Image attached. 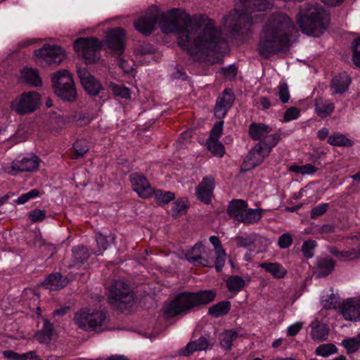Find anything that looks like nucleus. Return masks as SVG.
<instances>
[{
	"mask_svg": "<svg viewBox=\"0 0 360 360\" xmlns=\"http://www.w3.org/2000/svg\"><path fill=\"white\" fill-rule=\"evenodd\" d=\"M300 116V111L296 107H290L288 108L283 115V122H289L292 120H297Z\"/></svg>",
	"mask_w": 360,
	"mask_h": 360,
	"instance_id": "obj_55",
	"label": "nucleus"
},
{
	"mask_svg": "<svg viewBox=\"0 0 360 360\" xmlns=\"http://www.w3.org/2000/svg\"><path fill=\"white\" fill-rule=\"evenodd\" d=\"M247 207L248 203L245 201L243 200H233L229 204L227 212L231 218L239 222Z\"/></svg>",
	"mask_w": 360,
	"mask_h": 360,
	"instance_id": "obj_27",
	"label": "nucleus"
},
{
	"mask_svg": "<svg viewBox=\"0 0 360 360\" xmlns=\"http://www.w3.org/2000/svg\"><path fill=\"white\" fill-rule=\"evenodd\" d=\"M316 112L317 115L321 118H326L330 116L334 111L335 105L334 103H322L316 105Z\"/></svg>",
	"mask_w": 360,
	"mask_h": 360,
	"instance_id": "obj_43",
	"label": "nucleus"
},
{
	"mask_svg": "<svg viewBox=\"0 0 360 360\" xmlns=\"http://www.w3.org/2000/svg\"><path fill=\"white\" fill-rule=\"evenodd\" d=\"M224 122L222 120L217 121L212 127L208 139H217L221 137L223 133Z\"/></svg>",
	"mask_w": 360,
	"mask_h": 360,
	"instance_id": "obj_51",
	"label": "nucleus"
},
{
	"mask_svg": "<svg viewBox=\"0 0 360 360\" xmlns=\"http://www.w3.org/2000/svg\"><path fill=\"white\" fill-rule=\"evenodd\" d=\"M281 139V134L280 130L271 134L265 136L261 141H259L255 146V149L257 154L261 155L262 158L268 156L272 150Z\"/></svg>",
	"mask_w": 360,
	"mask_h": 360,
	"instance_id": "obj_20",
	"label": "nucleus"
},
{
	"mask_svg": "<svg viewBox=\"0 0 360 360\" xmlns=\"http://www.w3.org/2000/svg\"><path fill=\"white\" fill-rule=\"evenodd\" d=\"M74 320L79 328L86 331L99 333L107 328V316L103 311L91 312L82 309L75 314Z\"/></svg>",
	"mask_w": 360,
	"mask_h": 360,
	"instance_id": "obj_7",
	"label": "nucleus"
},
{
	"mask_svg": "<svg viewBox=\"0 0 360 360\" xmlns=\"http://www.w3.org/2000/svg\"><path fill=\"white\" fill-rule=\"evenodd\" d=\"M205 253V249L201 243H195L185 253L187 261L193 265H200L206 267L214 266V260L212 258L205 257L202 255Z\"/></svg>",
	"mask_w": 360,
	"mask_h": 360,
	"instance_id": "obj_16",
	"label": "nucleus"
},
{
	"mask_svg": "<svg viewBox=\"0 0 360 360\" xmlns=\"http://www.w3.org/2000/svg\"><path fill=\"white\" fill-rule=\"evenodd\" d=\"M56 95L63 101L72 102L76 99L77 90L72 75L66 70L56 72L51 77Z\"/></svg>",
	"mask_w": 360,
	"mask_h": 360,
	"instance_id": "obj_6",
	"label": "nucleus"
},
{
	"mask_svg": "<svg viewBox=\"0 0 360 360\" xmlns=\"http://www.w3.org/2000/svg\"><path fill=\"white\" fill-rule=\"evenodd\" d=\"M221 72L225 77L229 78L230 81H233L237 76L238 68L236 65L231 64L226 67L221 68Z\"/></svg>",
	"mask_w": 360,
	"mask_h": 360,
	"instance_id": "obj_53",
	"label": "nucleus"
},
{
	"mask_svg": "<svg viewBox=\"0 0 360 360\" xmlns=\"http://www.w3.org/2000/svg\"><path fill=\"white\" fill-rule=\"evenodd\" d=\"M235 100L236 96L233 90L226 88L217 98L214 108V117L219 120L224 118L232 108Z\"/></svg>",
	"mask_w": 360,
	"mask_h": 360,
	"instance_id": "obj_12",
	"label": "nucleus"
},
{
	"mask_svg": "<svg viewBox=\"0 0 360 360\" xmlns=\"http://www.w3.org/2000/svg\"><path fill=\"white\" fill-rule=\"evenodd\" d=\"M245 285L244 279L239 276H231L226 280V286L229 292H239Z\"/></svg>",
	"mask_w": 360,
	"mask_h": 360,
	"instance_id": "obj_40",
	"label": "nucleus"
},
{
	"mask_svg": "<svg viewBox=\"0 0 360 360\" xmlns=\"http://www.w3.org/2000/svg\"><path fill=\"white\" fill-rule=\"evenodd\" d=\"M272 131V127L268 124L253 122L249 126L248 134L252 140L259 142Z\"/></svg>",
	"mask_w": 360,
	"mask_h": 360,
	"instance_id": "obj_24",
	"label": "nucleus"
},
{
	"mask_svg": "<svg viewBox=\"0 0 360 360\" xmlns=\"http://www.w3.org/2000/svg\"><path fill=\"white\" fill-rule=\"evenodd\" d=\"M231 309L229 301H221L209 308L208 314L214 318L226 315Z\"/></svg>",
	"mask_w": 360,
	"mask_h": 360,
	"instance_id": "obj_39",
	"label": "nucleus"
},
{
	"mask_svg": "<svg viewBox=\"0 0 360 360\" xmlns=\"http://www.w3.org/2000/svg\"><path fill=\"white\" fill-rule=\"evenodd\" d=\"M335 268V261L329 257L316 259V275L318 277H325L329 275Z\"/></svg>",
	"mask_w": 360,
	"mask_h": 360,
	"instance_id": "obj_30",
	"label": "nucleus"
},
{
	"mask_svg": "<svg viewBox=\"0 0 360 360\" xmlns=\"http://www.w3.org/2000/svg\"><path fill=\"white\" fill-rule=\"evenodd\" d=\"M72 149L76 155L75 158H82L89 150L90 146L86 139H77L72 144Z\"/></svg>",
	"mask_w": 360,
	"mask_h": 360,
	"instance_id": "obj_42",
	"label": "nucleus"
},
{
	"mask_svg": "<svg viewBox=\"0 0 360 360\" xmlns=\"http://www.w3.org/2000/svg\"><path fill=\"white\" fill-rule=\"evenodd\" d=\"M37 61L41 65H59L64 58L62 48L58 46L44 44L41 48L34 51Z\"/></svg>",
	"mask_w": 360,
	"mask_h": 360,
	"instance_id": "obj_11",
	"label": "nucleus"
},
{
	"mask_svg": "<svg viewBox=\"0 0 360 360\" xmlns=\"http://www.w3.org/2000/svg\"><path fill=\"white\" fill-rule=\"evenodd\" d=\"M342 345L349 354H352L359 349L360 342L356 339H347L342 341Z\"/></svg>",
	"mask_w": 360,
	"mask_h": 360,
	"instance_id": "obj_57",
	"label": "nucleus"
},
{
	"mask_svg": "<svg viewBox=\"0 0 360 360\" xmlns=\"http://www.w3.org/2000/svg\"><path fill=\"white\" fill-rule=\"evenodd\" d=\"M125 30L122 27H115L106 33L105 42L110 49L120 56L125 49Z\"/></svg>",
	"mask_w": 360,
	"mask_h": 360,
	"instance_id": "obj_13",
	"label": "nucleus"
},
{
	"mask_svg": "<svg viewBox=\"0 0 360 360\" xmlns=\"http://www.w3.org/2000/svg\"><path fill=\"white\" fill-rule=\"evenodd\" d=\"M278 96L283 103H286L290 99L288 86L285 82H280L278 86Z\"/></svg>",
	"mask_w": 360,
	"mask_h": 360,
	"instance_id": "obj_54",
	"label": "nucleus"
},
{
	"mask_svg": "<svg viewBox=\"0 0 360 360\" xmlns=\"http://www.w3.org/2000/svg\"><path fill=\"white\" fill-rule=\"evenodd\" d=\"M177 12V8H172L167 14L162 13L158 16V24L162 32L165 34L177 33L179 46L190 55L218 54L220 58L217 56V61H223V57L229 51V46L215 21L207 18L203 25L196 22L193 25L191 18L187 15L180 22Z\"/></svg>",
	"mask_w": 360,
	"mask_h": 360,
	"instance_id": "obj_1",
	"label": "nucleus"
},
{
	"mask_svg": "<svg viewBox=\"0 0 360 360\" xmlns=\"http://www.w3.org/2000/svg\"><path fill=\"white\" fill-rule=\"evenodd\" d=\"M317 246V243L315 240H308L303 243L301 250L303 255L307 258L310 259L314 256V250Z\"/></svg>",
	"mask_w": 360,
	"mask_h": 360,
	"instance_id": "obj_49",
	"label": "nucleus"
},
{
	"mask_svg": "<svg viewBox=\"0 0 360 360\" xmlns=\"http://www.w3.org/2000/svg\"><path fill=\"white\" fill-rule=\"evenodd\" d=\"M113 93L116 96H120L125 99L130 98L131 95L129 88L120 85H115L113 87Z\"/></svg>",
	"mask_w": 360,
	"mask_h": 360,
	"instance_id": "obj_60",
	"label": "nucleus"
},
{
	"mask_svg": "<svg viewBox=\"0 0 360 360\" xmlns=\"http://www.w3.org/2000/svg\"><path fill=\"white\" fill-rule=\"evenodd\" d=\"M24 77L26 82L34 86H39L42 81L38 72L32 69H29L25 72Z\"/></svg>",
	"mask_w": 360,
	"mask_h": 360,
	"instance_id": "obj_46",
	"label": "nucleus"
},
{
	"mask_svg": "<svg viewBox=\"0 0 360 360\" xmlns=\"http://www.w3.org/2000/svg\"><path fill=\"white\" fill-rule=\"evenodd\" d=\"M295 28L293 21L286 14L271 15L259 33L257 45L258 54L268 59L278 53H285L292 45Z\"/></svg>",
	"mask_w": 360,
	"mask_h": 360,
	"instance_id": "obj_2",
	"label": "nucleus"
},
{
	"mask_svg": "<svg viewBox=\"0 0 360 360\" xmlns=\"http://www.w3.org/2000/svg\"><path fill=\"white\" fill-rule=\"evenodd\" d=\"M134 299L133 291L123 281H115L109 287V302L116 308H124L125 304L130 303Z\"/></svg>",
	"mask_w": 360,
	"mask_h": 360,
	"instance_id": "obj_9",
	"label": "nucleus"
},
{
	"mask_svg": "<svg viewBox=\"0 0 360 360\" xmlns=\"http://www.w3.org/2000/svg\"><path fill=\"white\" fill-rule=\"evenodd\" d=\"M101 44L96 37L79 38L74 42V49L86 64H94L99 59Z\"/></svg>",
	"mask_w": 360,
	"mask_h": 360,
	"instance_id": "obj_8",
	"label": "nucleus"
},
{
	"mask_svg": "<svg viewBox=\"0 0 360 360\" xmlns=\"http://www.w3.org/2000/svg\"><path fill=\"white\" fill-rule=\"evenodd\" d=\"M353 63L360 68V37L355 38L351 45Z\"/></svg>",
	"mask_w": 360,
	"mask_h": 360,
	"instance_id": "obj_47",
	"label": "nucleus"
},
{
	"mask_svg": "<svg viewBox=\"0 0 360 360\" xmlns=\"http://www.w3.org/2000/svg\"><path fill=\"white\" fill-rule=\"evenodd\" d=\"M72 262L70 268L75 267L79 269L90 257L89 250L84 245H77L72 248Z\"/></svg>",
	"mask_w": 360,
	"mask_h": 360,
	"instance_id": "obj_23",
	"label": "nucleus"
},
{
	"mask_svg": "<svg viewBox=\"0 0 360 360\" xmlns=\"http://www.w3.org/2000/svg\"><path fill=\"white\" fill-rule=\"evenodd\" d=\"M289 170L296 174L306 175L314 174L316 172L317 168L311 164H306L303 165H292L290 166Z\"/></svg>",
	"mask_w": 360,
	"mask_h": 360,
	"instance_id": "obj_44",
	"label": "nucleus"
},
{
	"mask_svg": "<svg viewBox=\"0 0 360 360\" xmlns=\"http://www.w3.org/2000/svg\"><path fill=\"white\" fill-rule=\"evenodd\" d=\"M212 348L208 340L205 337H200L195 341L189 342L185 349L182 350L181 354L184 356H189L194 352L206 350Z\"/></svg>",
	"mask_w": 360,
	"mask_h": 360,
	"instance_id": "obj_28",
	"label": "nucleus"
},
{
	"mask_svg": "<svg viewBox=\"0 0 360 360\" xmlns=\"http://www.w3.org/2000/svg\"><path fill=\"white\" fill-rule=\"evenodd\" d=\"M77 73L84 89L88 94L97 96L103 89L100 81L91 75L86 68L78 67Z\"/></svg>",
	"mask_w": 360,
	"mask_h": 360,
	"instance_id": "obj_14",
	"label": "nucleus"
},
{
	"mask_svg": "<svg viewBox=\"0 0 360 360\" xmlns=\"http://www.w3.org/2000/svg\"><path fill=\"white\" fill-rule=\"evenodd\" d=\"M216 297L212 290H199L196 292H182L177 295L165 307V312L169 317L186 314L193 307L212 302Z\"/></svg>",
	"mask_w": 360,
	"mask_h": 360,
	"instance_id": "obj_3",
	"label": "nucleus"
},
{
	"mask_svg": "<svg viewBox=\"0 0 360 360\" xmlns=\"http://www.w3.org/2000/svg\"><path fill=\"white\" fill-rule=\"evenodd\" d=\"M210 242L214 248V252L216 257L215 260L214 261V268L217 272H220L222 270L226 262L225 250L223 248L221 243L218 236H210Z\"/></svg>",
	"mask_w": 360,
	"mask_h": 360,
	"instance_id": "obj_22",
	"label": "nucleus"
},
{
	"mask_svg": "<svg viewBox=\"0 0 360 360\" xmlns=\"http://www.w3.org/2000/svg\"><path fill=\"white\" fill-rule=\"evenodd\" d=\"M328 143L331 146L342 147H351L354 144L352 139L339 132L330 135L328 138Z\"/></svg>",
	"mask_w": 360,
	"mask_h": 360,
	"instance_id": "obj_38",
	"label": "nucleus"
},
{
	"mask_svg": "<svg viewBox=\"0 0 360 360\" xmlns=\"http://www.w3.org/2000/svg\"><path fill=\"white\" fill-rule=\"evenodd\" d=\"M259 236L255 233H252L248 236L244 237L238 236L236 237L235 240L238 247L249 248L257 240Z\"/></svg>",
	"mask_w": 360,
	"mask_h": 360,
	"instance_id": "obj_45",
	"label": "nucleus"
},
{
	"mask_svg": "<svg viewBox=\"0 0 360 360\" xmlns=\"http://www.w3.org/2000/svg\"><path fill=\"white\" fill-rule=\"evenodd\" d=\"M133 190L142 198H148L152 196L153 188L142 174L134 172L129 176Z\"/></svg>",
	"mask_w": 360,
	"mask_h": 360,
	"instance_id": "obj_17",
	"label": "nucleus"
},
{
	"mask_svg": "<svg viewBox=\"0 0 360 360\" xmlns=\"http://www.w3.org/2000/svg\"><path fill=\"white\" fill-rule=\"evenodd\" d=\"M351 82V77L345 72H343L333 77L331 81V87L334 89L335 93L342 94L349 89Z\"/></svg>",
	"mask_w": 360,
	"mask_h": 360,
	"instance_id": "obj_26",
	"label": "nucleus"
},
{
	"mask_svg": "<svg viewBox=\"0 0 360 360\" xmlns=\"http://www.w3.org/2000/svg\"><path fill=\"white\" fill-rule=\"evenodd\" d=\"M264 212V210L261 208L248 209L247 207L243 214L242 215L239 222H242L246 224L257 223L261 219Z\"/></svg>",
	"mask_w": 360,
	"mask_h": 360,
	"instance_id": "obj_35",
	"label": "nucleus"
},
{
	"mask_svg": "<svg viewBox=\"0 0 360 360\" xmlns=\"http://www.w3.org/2000/svg\"><path fill=\"white\" fill-rule=\"evenodd\" d=\"M188 208V200L186 198H179L175 200L168 212L174 218L186 214Z\"/></svg>",
	"mask_w": 360,
	"mask_h": 360,
	"instance_id": "obj_37",
	"label": "nucleus"
},
{
	"mask_svg": "<svg viewBox=\"0 0 360 360\" xmlns=\"http://www.w3.org/2000/svg\"><path fill=\"white\" fill-rule=\"evenodd\" d=\"M96 241L98 248V255L103 254V251L105 250L108 247V241L107 237L103 234H98L96 237Z\"/></svg>",
	"mask_w": 360,
	"mask_h": 360,
	"instance_id": "obj_59",
	"label": "nucleus"
},
{
	"mask_svg": "<svg viewBox=\"0 0 360 360\" xmlns=\"http://www.w3.org/2000/svg\"><path fill=\"white\" fill-rule=\"evenodd\" d=\"M263 159H244L240 166V172L244 173L259 166L262 164Z\"/></svg>",
	"mask_w": 360,
	"mask_h": 360,
	"instance_id": "obj_52",
	"label": "nucleus"
},
{
	"mask_svg": "<svg viewBox=\"0 0 360 360\" xmlns=\"http://www.w3.org/2000/svg\"><path fill=\"white\" fill-rule=\"evenodd\" d=\"M215 188L214 176L210 175L205 176L195 188L197 198L201 202L208 205L213 197V191Z\"/></svg>",
	"mask_w": 360,
	"mask_h": 360,
	"instance_id": "obj_18",
	"label": "nucleus"
},
{
	"mask_svg": "<svg viewBox=\"0 0 360 360\" xmlns=\"http://www.w3.org/2000/svg\"><path fill=\"white\" fill-rule=\"evenodd\" d=\"M39 159H15L9 166H3L1 170L11 175L18 172H33L39 168Z\"/></svg>",
	"mask_w": 360,
	"mask_h": 360,
	"instance_id": "obj_15",
	"label": "nucleus"
},
{
	"mask_svg": "<svg viewBox=\"0 0 360 360\" xmlns=\"http://www.w3.org/2000/svg\"><path fill=\"white\" fill-rule=\"evenodd\" d=\"M241 335L234 330H226L219 335V344L222 349L230 351L232 348L233 341Z\"/></svg>",
	"mask_w": 360,
	"mask_h": 360,
	"instance_id": "obj_34",
	"label": "nucleus"
},
{
	"mask_svg": "<svg viewBox=\"0 0 360 360\" xmlns=\"http://www.w3.org/2000/svg\"><path fill=\"white\" fill-rule=\"evenodd\" d=\"M158 20V15L147 13L134 20V26L136 30L143 35L149 36L154 32Z\"/></svg>",
	"mask_w": 360,
	"mask_h": 360,
	"instance_id": "obj_19",
	"label": "nucleus"
},
{
	"mask_svg": "<svg viewBox=\"0 0 360 360\" xmlns=\"http://www.w3.org/2000/svg\"><path fill=\"white\" fill-rule=\"evenodd\" d=\"M341 311L345 320L350 321H359L360 302L353 299H348L342 304Z\"/></svg>",
	"mask_w": 360,
	"mask_h": 360,
	"instance_id": "obj_21",
	"label": "nucleus"
},
{
	"mask_svg": "<svg viewBox=\"0 0 360 360\" xmlns=\"http://www.w3.org/2000/svg\"><path fill=\"white\" fill-rule=\"evenodd\" d=\"M54 329L53 324L48 320H44L42 328L34 335V338L40 342L49 344L53 335Z\"/></svg>",
	"mask_w": 360,
	"mask_h": 360,
	"instance_id": "obj_32",
	"label": "nucleus"
},
{
	"mask_svg": "<svg viewBox=\"0 0 360 360\" xmlns=\"http://www.w3.org/2000/svg\"><path fill=\"white\" fill-rule=\"evenodd\" d=\"M242 9H234L237 19L230 24L231 31L238 34L246 26L253 24L252 13L255 11H264L266 9V0H240Z\"/></svg>",
	"mask_w": 360,
	"mask_h": 360,
	"instance_id": "obj_5",
	"label": "nucleus"
},
{
	"mask_svg": "<svg viewBox=\"0 0 360 360\" xmlns=\"http://www.w3.org/2000/svg\"><path fill=\"white\" fill-rule=\"evenodd\" d=\"M206 146L213 155L218 156L219 158H222L225 153L224 147L219 140L207 139Z\"/></svg>",
	"mask_w": 360,
	"mask_h": 360,
	"instance_id": "obj_41",
	"label": "nucleus"
},
{
	"mask_svg": "<svg viewBox=\"0 0 360 360\" xmlns=\"http://www.w3.org/2000/svg\"><path fill=\"white\" fill-rule=\"evenodd\" d=\"M354 247L342 250V261H351L360 258V234L350 237Z\"/></svg>",
	"mask_w": 360,
	"mask_h": 360,
	"instance_id": "obj_31",
	"label": "nucleus"
},
{
	"mask_svg": "<svg viewBox=\"0 0 360 360\" xmlns=\"http://www.w3.org/2000/svg\"><path fill=\"white\" fill-rule=\"evenodd\" d=\"M46 211L39 209H34L28 214L30 220L33 223L41 221L46 218Z\"/></svg>",
	"mask_w": 360,
	"mask_h": 360,
	"instance_id": "obj_56",
	"label": "nucleus"
},
{
	"mask_svg": "<svg viewBox=\"0 0 360 360\" xmlns=\"http://www.w3.org/2000/svg\"><path fill=\"white\" fill-rule=\"evenodd\" d=\"M154 49L150 44H141L136 48V53L139 55H146L153 53Z\"/></svg>",
	"mask_w": 360,
	"mask_h": 360,
	"instance_id": "obj_62",
	"label": "nucleus"
},
{
	"mask_svg": "<svg viewBox=\"0 0 360 360\" xmlns=\"http://www.w3.org/2000/svg\"><path fill=\"white\" fill-rule=\"evenodd\" d=\"M41 96L36 91L22 93L14 101L12 102V108L18 115H25L33 112L40 104Z\"/></svg>",
	"mask_w": 360,
	"mask_h": 360,
	"instance_id": "obj_10",
	"label": "nucleus"
},
{
	"mask_svg": "<svg viewBox=\"0 0 360 360\" xmlns=\"http://www.w3.org/2000/svg\"><path fill=\"white\" fill-rule=\"evenodd\" d=\"M68 283L66 276H62L60 273H53L48 276L42 285L50 290H58L64 288Z\"/></svg>",
	"mask_w": 360,
	"mask_h": 360,
	"instance_id": "obj_25",
	"label": "nucleus"
},
{
	"mask_svg": "<svg viewBox=\"0 0 360 360\" xmlns=\"http://www.w3.org/2000/svg\"><path fill=\"white\" fill-rule=\"evenodd\" d=\"M302 328V323H295L288 328L287 333L288 336L293 337L296 335Z\"/></svg>",
	"mask_w": 360,
	"mask_h": 360,
	"instance_id": "obj_63",
	"label": "nucleus"
},
{
	"mask_svg": "<svg viewBox=\"0 0 360 360\" xmlns=\"http://www.w3.org/2000/svg\"><path fill=\"white\" fill-rule=\"evenodd\" d=\"M338 352L337 347L333 344H323L319 346L315 353L321 356L327 357Z\"/></svg>",
	"mask_w": 360,
	"mask_h": 360,
	"instance_id": "obj_48",
	"label": "nucleus"
},
{
	"mask_svg": "<svg viewBox=\"0 0 360 360\" xmlns=\"http://www.w3.org/2000/svg\"><path fill=\"white\" fill-rule=\"evenodd\" d=\"M311 336L314 341L323 342L327 340L328 328L326 324L315 320L311 323Z\"/></svg>",
	"mask_w": 360,
	"mask_h": 360,
	"instance_id": "obj_29",
	"label": "nucleus"
},
{
	"mask_svg": "<svg viewBox=\"0 0 360 360\" xmlns=\"http://www.w3.org/2000/svg\"><path fill=\"white\" fill-rule=\"evenodd\" d=\"M259 266L275 278H283L287 274L286 269L278 262H263L259 264Z\"/></svg>",
	"mask_w": 360,
	"mask_h": 360,
	"instance_id": "obj_33",
	"label": "nucleus"
},
{
	"mask_svg": "<svg viewBox=\"0 0 360 360\" xmlns=\"http://www.w3.org/2000/svg\"><path fill=\"white\" fill-rule=\"evenodd\" d=\"M292 243V235L289 233L282 234L278 240V245L281 249L288 248Z\"/></svg>",
	"mask_w": 360,
	"mask_h": 360,
	"instance_id": "obj_58",
	"label": "nucleus"
},
{
	"mask_svg": "<svg viewBox=\"0 0 360 360\" xmlns=\"http://www.w3.org/2000/svg\"><path fill=\"white\" fill-rule=\"evenodd\" d=\"M39 195L40 192L38 189H32L26 193L20 195L14 202L18 205H24L30 200L36 198Z\"/></svg>",
	"mask_w": 360,
	"mask_h": 360,
	"instance_id": "obj_50",
	"label": "nucleus"
},
{
	"mask_svg": "<svg viewBox=\"0 0 360 360\" xmlns=\"http://www.w3.org/2000/svg\"><path fill=\"white\" fill-rule=\"evenodd\" d=\"M152 196L155 203L159 206H164L175 199V194L171 191L153 188Z\"/></svg>",
	"mask_w": 360,
	"mask_h": 360,
	"instance_id": "obj_36",
	"label": "nucleus"
},
{
	"mask_svg": "<svg viewBox=\"0 0 360 360\" xmlns=\"http://www.w3.org/2000/svg\"><path fill=\"white\" fill-rule=\"evenodd\" d=\"M297 22L302 33L319 37L326 30L323 22V9L309 4L303 5L297 14Z\"/></svg>",
	"mask_w": 360,
	"mask_h": 360,
	"instance_id": "obj_4",
	"label": "nucleus"
},
{
	"mask_svg": "<svg viewBox=\"0 0 360 360\" xmlns=\"http://www.w3.org/2000/svg\"><path fill=\"white\" fill-rule=\"evenodd\" d=\"M328 205L327 203H321L314 207L311 210V217L315 219L323 214L328 210Z\"/></svg>",
	"mask_w": 360,
	"mask_h": 360,
	"instance_id": "obj_61",
	"label": "nucleus"
},
{
	"mask_svg": "<svg viewBox=\"0 0 360 360\" xmlns=\"http://www.w3.org/2000/svg\"><path fill=\"white\" fill-rule=\"evenodd\" d=\"M5 358L11 360H21V354H18L13 350H5L3 352Z\"/></svg>",
	"mask_w": 360,
	"mask_h": 360,
	"instance_id": "obj_64",
	"label": "nucleus"
}]
</instances>
